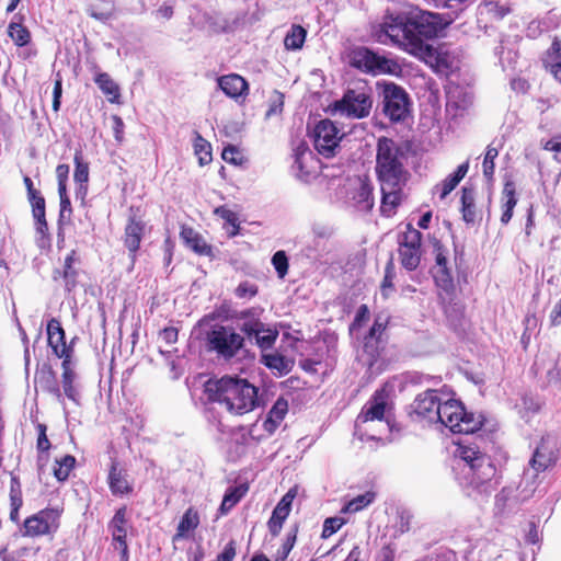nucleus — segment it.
Returning a JSON list of instances; mask_svg holds the SVG:
<instances>
[{
    "label": "nucleus",
    "mask_w": 561,
    "mask_h": 561,
    "mask_svg": "<svg viewBox=\"0 0 561 561\" xmlns=\"http://www.w3.org/2000/svg\"><path fill=\"white\" fill-rule=\"evenodd\" d=\"M542 59L554 61L561 60V37L554 36L550 47L546 50Z\"/></svg>",
    "instance_id": "obj_62"
},
{
    "label": "nucleus",
    "mask_w": 561,
    "mask_h": 561,
    "mask_svg": "<svg viewBox=\"0 0 561 561\" xmlns=\"http://www.w3.org/2000/svg\"><path fill=\"white\" fill-rule=\"evenodd\" d=\"M214 215L225 220L224 229L227 230L229 238H234L240 233V222L237 213L229 209L226 205H220L214 209Z\"/></svg>",
    "instance_id": "obj_35"
},
{
    "label": "nucleus",
    "mask_w": 561,
    "mask_h": 561,
    "mask_svg": "<svg viewBox=\"0 0 561 561\" xmlns=\"http://www.w3.org/2000/svg\"><path fill=\"white\" fill-rule=\"evenodd\" d=\"M401 70V66L397 60L377 54V60L375 62V70L373 75L386 73L398 76Z\"/></svg>",
    "instance_id": "obj_46"
},
{
    "label": "nucleus",
    "mask_w": 561,
    "mask_h": 561,
    "mask_svg": "<svg viewBox=\"0 0 561 561\" xmlns=\"http://www.w3.org/2000/svg\"><path fill=\"white\" fill-rule=\"evenodd\" d=\"M46 332L48 346L56 357L62 360L73 357L76 337L71 339L69 344L66 343V332L58 319L51 318L48 320Z\"/></svg>",
    "instance_id": "obj_15"
},
{
    "label": "nucleus",
    "mask_w": 561,
    "mask_h": 561,
    "mask_svg": "<svg viewBox=\"0 0 561 561\" xmlns=\"http://www.w3.org/2000/svg\"><path fill=\"white\" fill-rule=\"evenodd\" d=\"M249 485L242 483L236 486H230L225 492L222 502L219 507L221 515H226L232 507H234L248 493Z\"/></svg>",
    "instance_id": "obj_31"
},
{
    "label": "nucleus",
    "mask_w": 561,
    "mask_h": 561,
    "mask_svg": "<svg viewBox=\"0 0 561 561\" xmlns=\"http://www.w3.org/2000/svg\"><path fill=\"white\" fill-rule=\"evenodd\" d=\"M180 238L184 244L198 255L211 256L213 248L209 245L203 236L194 228L183 225L180 230Z\"/></svg>",
    "instance_id": "obj_23"
},
{
    "label": "nucleus",
    "mask_w": 561,
    "mask_h": 561,
    "mask_svg": "<svg viewBox=\"0 0 561 561\" xmlns=\"http://www.w3.org/2000/svg\"><path fill=\"white\" fill-rule=\"evenodd\" d=\"M446 23L437 13L428 11L390 12L375 27V35L381 43L387 39L401 50L424 61L436 71L451 68L447 51H439L428 42L439 36Z\"/></svg>",
    "instance_id": "obj_1"
},
{
    "label": "nucleus",
    "mask_w": 561,
    "mask_h": 561,
    "mask_svg": "<svg viewBox=\"0 0 561 561\" xmlns=\"http://www.w3.org/2000/svg\"><path fill=\"white\" fill-rule=\"evenodd\" d=\"M203 388L207 402L218 404L230 415L242 416L260 405L259 388L237 375L209 378Z\"/></svg>",
    "instance_id": "obj_4"
},
{
    "label": "nucleus",
    "mask_w": 561,
    "mask_h": 561,
    "mask_svg": "<svg viewBox=\"0 0 561 561\" xmlns=\"http://www.w3.org/2000/svg\"><path fill=\"white\" fill-rule=\"evenodd\" d=\"M221 158L230 164L241 165L244 162V157L241 150L234 145H228L221 152Z\"/></svg>",
    "instance_id": "obj_53"
},
{
    "label": "nucleus",
    "mask_w": 561,
    "mask_h": 561,
    "mask_svg": "<svg viewBox=\"0 0 561 561\" xmlns=\"http://www.w3.org/2000/svg\"><path fill=\"white\" fill-rule=\"evenodd\" d=\"M388 327V320L381 319V317H376L374 320L373 325L368 330L367 334L365 336L383 341L382 336L385 335V332Z\"/></svg>",
    "instance_id": "obj_57"
},
{
    "label": "nucleus",
    "mask_w": 561,
    "mask_h": 561,
    "mask_svg": "<svg viewBox=\"0 0 561 561\" xmlns=\"http://www.w3.org/2000/svg\"><path fill=\"white\" fill-rule=\"evenodd\" d=\"M102 93L107 98L111 103H118L121 91L118 84L111 78L107 72H99L94 78Z\"/></svg>",
    "instance_id": "obj_32"
},
{
    "label": "nucleus",
    "mask_w": 561,
    "mask_h": 561,
    "mask_svg": "<svg viewBox=\"0 0 561 561\" xmlns=\"http://www.w3.org/2000/svg\"><path fill=\"white\" fill-rule=\"evenodd\" d=\"M76 255V250H71L65 259L62 272H56L62 277L65 287L68 291H71L77 285L78 271L75 268V263L77 261Z\"/></svg>",
    "instance_id": "obj_36"
},
{
    "label": "nucleus",
    "mask_w": 561,
    "mask_h": 561,
    "mask_svg": "<svg viewBox=\"0 0 561 561\" xmlns=\"http://www.w3.org/2000/svg\"><path fill=\"white\" fill-rule=\"evenodd\" d=\"M243 322L240 325V330L248 336L252 337L265 331V324L256 316L255 309H247L240 312L239 316Z\"/></svg>",
    "instance_id": "obj_28"
},
{
    "label": "nucleus",
    "mask_w": 561,
    "mask_h": 561,
    "mask_svg": "<svg viewBox=\"0 0 561 561\" xmlns=\"http://www.w3.org/2000/svg\"><path fill=\"white\" fill-rule=\"evenodd\" d=\"M107 484L112 495L117 497L129 496L134 492L133 481L127 471L121 467L116 459H113L108 469Z\"/></svg>",
    "instance_id": "obj_20"
},
{
    "label": "nucleus",
    "mask_w": 561,
    "mask_h": 561,
    "mask_svg": "<svg viewBox=\"0 0 561 561\" xmlns=\"http://www.w3.org/2000/svg\"><path fill=\"white\" fill-rule=\"evenodd\" d=\"M353 199L359 209L370 211L374 207V186L368 179L362 180Z\"/></svg>",
    "instance_id": "obj_33"
},
{
    "label": "nucleus",
    "mask_w": 561,
    "mask_h": 561,
    "mask_svg": "<svg viewBox=\"0 0 561 561\" xmlns=\"http://www.w3.org/2000/svg\"><path fill=\"white\" fill-rule=\"evenodd\" d=\"M510 12V7L503 5L499 1H483L479 5V15L485 16L490 21H500Z\"/></svg>",
    "instance_id": "obj_37"
},
{
    "label": "nucleus",
    "mask_w": 561,
    "mask_h": 561,
    "mask_svg": "<svg viewBox=\"0 0 561 561\" xmlns=\"http://www.w3.org/2000/svg\"><path fill=\"white\" fill-rule=\"evenodd\" d=\"M72 358L61 362V385L65 396L75 403H78L79 392L75 387L76 373L71 367Z\"/></svg>",
    "instance_id": "obj_27"
},
{
    "label": "nucleus",
    "mask_w": 561,
    "mask_h": 561,
    "mask_svg": "<svg viewBox=\"0 0 561 561\" xmlns=\"http://www.w3.org/2000/svg\"><path fill=\"white\" fill-rule=\"evenodd\" d=\"M423 234L411 224H407L405 230L398 234V256L401 266L409 271H415L422 261Z\"/></svg>",
    "instance_id": "obj_9"
},
{
    "label": "nucleus",
    "mask_w": 561,
    "mask_h": 561,
    "mask_svg": "<svg viewBox=\"0 0 561 561\" xmlns=\"http://www.w3.org/2000/svg\"><path fill=\"white\" fill-rule=\"evenodd\" d=\"M296 495V489H289L274 507L272 515L266 524L268 533L273 538L279 536L284 523L290 514L291 505Z\"/></svg>",
    "instance_id": "obj_18"
},
{
    "label": "nucleus",
    "mask_w": 561,
    "mask_h": 561,
    "mask_svg": "<svg viewBox=\"0 0 561 561\" xmlns=\"http://www.w3.org/2000/svg\"><path fill=\"white\" fill-rule=\"evenodd\" d=\"M234 293L238 298H252L257 295L259 287L255 284L245 280L238 285Z\"/></svg>",
    "instance_id": "obj_61"
},
{
    "label": "nucleus",
    "mask_w": 561,
    "mask_h": 561,
    "mask_svg": "<svg viewBox=\"0 0 561 561\" xmlns=\"http://www.w3.org/2000/svg\"><path fill=\"white\" fill-rule=\"evenodd\" d=\"M438 299L448 327L456 333H465L467 323L466 306L457 297L456 286L451 291L438 289Z\"/></svg>",
    "instance_id": "obj_13"
},
{
    "label": "nucleus",
    "mask_w": 561,
    "mask_h": 561,
    "mask_svg": "<svg viewBox=\"0 0 561 561\" xmlns=\"http://www.w3.org/2000/svg\"><path fill=\"white\" fill-rule=\"evenodd\" d=\"M314 149L324 158H332L342 139L336 125L329 118L321 119L316 124L312 133Z\"/></svg>",
    "instance_id": "obj_12"
},
{
    "label": "nucleus",
    "mask_w": 561,
    "mask_h": 561,
    "mask_svg": "<svg viewBox=\"0 0 561 561\" xmlns=\"http://www.w3.org/2000/svg\"><path fill=\"white\" fill-rule=\"evenodd\" d=\"M557 460L558 450L556 444L549 438L542 437L529 460V465L537 473H540L554 467Z\"/></svg>",
    "instance_id": "obj_19"
},
{
    "label": "nucleus",
    "mask_w": 561,
    "mask_h": 561,
    "mask_svg": "<svg viewBox=\"0 0 561 561\" xmlns=\"http://www.w3.org/2000/svg\"><path fill=\"white\" fill-rule=\"evenodd\" d=\"M288 401L284 397H279L270 411L267 412L273 417L277 419L278 421L283 422L285 416L288 413Z\"/></svg>",
    "instance_id": "obj_58"
},
{
    "label": "nucleus",
    "mask_w": 561,
    "mask_h": 561,
    "mask_svg": "<svg viewBox=\"0 0 561 561\" xmlns=\"http://www.w3.org/2000/svg\"><path fill=\"white\" fill-rule=\"evenodd\" d=\"M8 35L18 47H24L31 43V32L21 22H11L8 26Z\"/></svg>",
    "instance_id": "obj_42"
},
{
    "label": "nucleus",
    "mask_w": 561,
    "mask_h": 561,
    "mask_svg": "<svg viewBox=\"0 0 561 561\" xmlns=\"http://www.w3.org/2000/svg\"><path fill=\"white\" fill-rule=\"evenodd\" d=\"M62 510L45 507L25 518L22 528V536L37 538L54 536L60 527Z\"/></svg>",
    "instance_id": "obj_10"
},
{
    "label": "nucleus",
    "mask_w": 561,
    "mask_h": 561,
    "mask_svg": "<svg viewBox=\"0 0 561 561\" xmlns=\"http://www.w3.org/2000/svg\"><path fill=\"white\" fill-rule=\"evenodd\" d=\"M128 528H131L128 520V508L126 505L118 507L107 523V531L112 538V547L119 551L121 561L129 560Z\"/></svg>",
    "instance_id": "obj_14"
},
{
    "label": "nucleus",
    "mask_w": 561,
    "mask_h": 561,
    "mask_svg": "<svg viewBox=\"0 0 561 561\" xmlns=\"http://www.w3.org/2000/svg\"><path fill=\"white\" fill-rule=\"evenodd\" d=\"M346 520L342 517H328L323 522L321 538L328 539L335 533H337L344 525Z\"/></svg>",
    "instance_id": "obj_51"
},
{
    "label": "nucleus",
    "mask_w": 561,
    "mask_h": 561,
    "mask_svg": "<svg viewBox=\"0 0 561 561\" xmlns=\"http://www.w3.org/2000/svg\"><path fill=\"white\" fill-rule=\"evenodd\" d=\"M23 183L25 185L27 201L31 206L45 202V197L43 196L39 190L35 188L33 181L30 176L25 175L23 178Z\"/></svg>",
    "instance_id": "obj_55"
},
{
    "label": "nucleus",
    "mask_w": 561,
    "mask_h": 561,
    "mask_svg": "<svg viewBox=\"0 0 561 561\" xmlns=\"http://www.w3.org/2000/svg\"><path fill=\"white\" fill-rule=\"evenodd\" d=\"M221 91L229 98L238 100L249 94L248 81L238 73H229L218 78L217 80Z\"/></svg>",
    "instance_id": "obj_21"
},
{
    "label": "nucleus",
    "mask_w": 561,
    "mask_h": 561,
    "mask_svg": "<svg viewBox=\"0 0 561 561\" xmlns=\"http://www.w3.org/2000/svg\"><path fill=\"white\" fill-rule=\"evenodd\" d=\"M543 149L554 152V159L561 162V134L549 139L545 144Z\"/></svg>",
    "instance_id": "obj_64"
},
{
    "label": "nucleus",
    "mask_w": 561,
    "mask_h": 561,
    "mask_svg": "<svg viewBox=\"0 0 561 561\" xmlns=\"http://www.w3.org/2000/svg\"><path fill=\"white\" fill-rule=\"evenodd\" d=\"M307 36V31L299 24L291 25L284 38V46L287 50L301 49Z\"/></svg>",
    "instance_id": "obj_39"
},
{
    "label": "nucleus",
    "mask_w": 561,
    "mask_h": 561,
    "mask_svg": "<svg viewBox=\"0 0 561 561\" xmlns=\"http://www.w3.org/2000/svg\"><path fill=\"white\" fill-rule=\"evenodd\" d=\"M272 264H273V266L277 273V276L279 278H284L287 275L289 264H288V257H287L285 251L279 250V251L275 252L274 255L272 256Z\"/></svg>",
    "instance_id": "obj_52"
},
{
    "label": "nucleus",
    "mask_w": 561,
    "mask_h": 561,
    "mask_svg": "<svg viewBox=\"0 0 561 561\" xmlns=\"http://www.w3.org/2000/svg\"><path fill=\"white\" fill-rule=\"evenodd\" d=\"M542 66L547 72H549L553 79L561 84V60L554 61L542 59Z\"/></svg>",
    "instance_id": "obj_63"
},
{
    "label": "nucleus",
    "mask_w": 561,
    "mask_h": 561,
    "mask_svg": "<svg viewBox=\"0 0 561 561\" xmlns=\"http://www.w3.org/2000/svg\"><path fill=\"white\" fill-rule=\"evenodd\" d=\"M262 363L270 369H276L280 374L290 371V362L282 354L274 352L262 355Z\"/></svg>",
    "instance_id": "obj_43"
},
{
    "label": "nucleus",
    "mask_w": 561,
    "mask_h": 561,
    "mask_svg": "<svg viewBox=\"0 0 561 561\" xmlns=\"http://www.w3.org/2000/svg\"><path fill=\"white\" fill-rule=\"evenodd\" d=\"M376 492L375 491H367L364 494H359L348 502L345 503V505L342 507L341 512L344 514H354L357 513L367 506H369L374 501L376 500Z\"/></svg>",
    "instance_id": "obj_38"
},
{
    "label": "nucleus",
    "mask_w": 561,
    "mask_h": 561,
    "mask_svg": "<svg viewBox=\"0 0 561 561\" xmlns=\"http://www.w3.org/2000/svg\"><path fill=\"white\" fill-rule=\"evenodd\" d=\"M516 185L513 180L505 181L501 194V224L507 225L512 217L515 206L517 205Z\"/></svg>",
    "instance_id": "obj_24"
},
{
    "label": "nucleus",
    "mask_w": 561,
    "mask_h": 561,
    "mask_svg": "<svg viewBox=\"0 0 561 561\" xmlns=\"http://www.w3.org/2000/svg\"><path fill=\"white\" fill-rule=\"evenodd\" d=\"M370 312L367 305L363 304L358 307L355 318L350 325V331L359 330L369 319Z\"/></svg>",
    "instance_id": "obj_59"
},
{
    "label": "nucleus",
    "mask_w": 561,
    "mask_h": 561,
    "mask_svg": "<svg viewBox=\"0 0 561 561\" xmlns=\"http://www.w3.org/2000/svg\"><path fill=\"white\" fill-rule=\"evenodd\" d=\"M340 103L347 115L355 118L367 117L373 106L370 95L357 90H347Z\"/></svg>",
    "instance_id": "obj_17"
},
{
    "label": "nucleus",
    "mask_w": 561,
    "mask_h": 561,
    "mask_svg": "<svg viewBox=\"0 0 561 561\" xmlns=\"http://www.w3.org/2000/svg\"><path fill=\"white\" fill-rule=\"evenodd\" d=\"M497 156H499V149L496 147H493L492 145H489L486 147V151H485L484 159L482 162V171H483V175L490 181L493 179V175H494V171H495L494 160L497 158Z\"/></svg>",
    "instance_id": "obj_48"
},
{
    "label": "nucleus",
    "mask_w": 561,
    "mask_h": 561,
    "mask_svg": "<svg viewBox=\"0 0 561 561\" xmlns=\"http://www.w3.org/2000/svg\"><path fill=\"white\" fill-rule=\"evenodd\" d=\"M405 162L407 154L397 141L386 136L377 139L375 173L380 185L383 216L394 215L403 202V190L411 178Z\"/></svg>",
    "instance_id": "obj_2"
},
{
    "label": "nucleus",
    "mask_w": 561,
    "mask_h": 561,
    "mask_svg": "<svg viewBox=\"0 0 561 561\" xmlns=\"http://www.w3.org/2000/svg\"><path fill=\"white\" fill-rule=\"evenodd\" d=\"M76 466V458L72 455H66L60 459L55 460L54 465V477L59 481L64 482L69 478L70 472Z\"/></svg>",
    "instance_id": "obj_44"
},
{
    "label": "nucleus",
    "mask_w": 561,
    "mask_h": 561,
    "mask_svg": "<svg viewBox=\"0 0 561 561\" xmlns=\"http://www.w3.org/2000/svg\"><path fill=\"white\" fill-rule=\"evenodd\" d=\"M293 151H294L293 156H294L295 164H296L297 169L300 172H304L305 167H304L302 160L306 154H311L308 144L305 140H299L297 142V145L294 147Z\"/></svg>",
    "instance_id": "obj_56"
},
{
    "label": "nucleus",
    "mask_w": 561,
    "mask_h": 561,
    "mask_svg": "<svg viewBox=\"0 0 561 561\" xmlns=\"http://www.w3.org/2000/svg\"><path fill=\"white\" fill-rule=\"evenodd\" d=\"M383 350V341L364 336L360 360L370 370L380 359Z\"/></svg>",
    "instance_id": "obj_26"
},
{
    "label": "nucleus",
    "mask_w": 561,
    "mask_h": 561,
    "mask_svg": "<svg viewBox=\"0 0 561 561\" xmlns=\"http://www.w3.org/2000/svg\"><path fill=\"white\" fill-rule=\"evenodd\" d=\"M36 430H37V442H36L37 451L38 453H47L51 447V444L46 434L47 426L43 423H38L36 425Z\"/></svg>",
    "instance_id": "obj_60"
},
{
    "label": "nucleus",
    "mask_w": 561,
    "mask_h": 561,
    "mask_svg": "<svg viewBox=\"0 0 561 561\" xmlns=\"http://www.w3.org/2000/svg\"><path fill=\"white\" fill-rule=\"evenodd\" d=\"M255 341L261 350L271 348L278 337V331L273 329H266L262 333H257Z\"/></svg>",
    "instance_id": "obj_54"
},
{
    "label": "nucleus",
    "mask_w": 561,
    "mask_h": 561,
    "mask_svg": "<svg viewBox=\"0 0 561 561\" xmlns=\"http://www.w3.org/2000/svg\"><path fill=\"white\" fill-rule=\"evenodd\" d=\"M476 188L473 186H463L460 195V214L467 225H474L481 219V211L476 204Z\"/></svg>",
    "instance_id": "obj_22"
},
{
    "label": "nucleus",
    "mask_w": 561,
    "mask_h": 561,
    "mask_svg": "<svg viewBox=\"0 0 561 561\" xmlns=\"http://www.w3.org/2000/svg\"><path fill=\"white\" fill-rule=\"evenodd\" d=\"M244 346V337L236 332L233 327L215 324L206 332V347L218 358L230 360Z\"/></svg>",
    "instance_id": "obj_7"
},
{
    "label": "nucleus",
    "mask_w": 561,
    "mask_h": 561,
    "mask_svg": "<svg viewBox=\"0 0 561 561\" xmlns=\"http://www.w3.org/2000/svg\"><path fill=\"white\" fill-rule=\"evenodd\" d=\"M388 405V393L385 389H377L369 400L363 405L357 415V423H368L374 421H383Z\"/></svg>",
    "instance_id": "obj_16"
},
{
    "label": "nucleus",
    "mask_w": 561,
    "mask_h": 561,
    "mask_svg": "<svg viewBox=\"0 0 561 561\" xmlns=\"http://www.w3.org/2000/svg\"><path fill=\"white\" fill-rule=\"evenodd\" d=\"M285 104V95L278 90H274L268 103V108L265 113V117L270 118L272 116H277L283 113Z\"/></svg>",
    "instance_id": "obj_50"
},
{
    "label": "nucleus",
    "mask_w": 561,
    "mask_h": 561,
    "mask_svg": "<svg viewBox=\"0 0 561 561\" xmlns=\"http://www.w3.org/2000/svg\"><path fill=\"white\" fill-rule=\"evenodd\" d=\"M382 113L392 123H403L412 112V101L404 88L394 82H378Z\"/></svg>",
    "instance_id": "obj_6"
},
{
    "label": "nucleus",
    "mask_w": 561,
    "mask_h": 561,
    "mask_svg": "<svg viewBox=\"0 0 561 561\" xmlns=\"http://www.w3.org/2000/svg\"><path fill=\"white\" fill-rule=\"evenodd\" d=\"M299 525L295 524L287 531L285 539L283 540L282 546L277 549L274 554V561H286L290 551L293 550L298 536Z\"/></svg>",
    "instance_id": "obj_41"
},
{
    "label": "nucleus",
    "mask_w": 561,
    "mask_h": 561,
    "mask_svg": "<svg viewBox=\"0 0 561 561\" xmlns=\"http://www.w3.org/2000/svg\"><path fill=\"white\" fill-rule=\"evenodd\" d=\"M430 241L435 262L431 270L434 283L437 289L451 291L456 285L453 276L451 263L449 261V250L436 237H432Z\"/></svg>",
    "instance_id": "obj_11"
},
{
    "label": "nucleus",
    "mask_w": 561,
    "mask_h": 561,
    "mask_svg": "<svg viewBox=\"0 0 561 561\" xmlns=\"http://www.w3.org/2000/svg\"><path fill=\"white\" fill-rule=\"evenodd\" d=\"M31 208L35 221L36 232L42 237H46L48 234V222L46 220V202L33 205Z\"/></svg>",
    "instance_id": "obj_45"
},
{
    "label": "nucleus",
    "mask_w": 561,
    "mask_h": 561,
    "mask_svg": "<svg viewBox=\"0 0 561 561\" xmlns=\"http://www.w3.org/2000/svg\"><path fill=\"white\" fill-rule=\"evenodd\" d=\"M75 174L73 179L77 183L84 184L89 181V164L82 160V152L76 151L75 153Z\"/></svg>",
    "instance_id": "obj_49"
},
{
    "label": "nucleus",
    "mask_w": 561,
    "mask_h": 561,
    "mask_svg": "<svg viewBox=\"0 0 561 561\" xmlns=\"http://www.w3.org/2000/svg\"><path fill=\"white\" fill-rule=\"evenodd\" d=\"M455 456L469 468L468 476L474 488L490 483L497 476V468L493 459L477 444L459 440L456 443Z\"/></svg>",
    "instance_id": "obj_5"
},
{
    "label": "nucleus",
    "mask_w": 561,
    "mask_h": 561,
    "mask_svg": "<svg viewBox=\"0 0 561 561\" xmlns=\"http://www.w3.org/2000/svg\"><path fill=\"white\" fill-rule=\"evenodd\" d=\"M376 60L377 54L375 51L366 47H359L352 51L350 64L363 72L373 75Z\"/></svg>",
    "instance_id": "obj_25"
},
{
    "label": "nucleus",
    "mask_w": 561,
    "mask_h": 561,
    "mask_svg": "<svg viewBox=\"0 0 561 561\" xmlns=\"http://www.w3.org/2000/svg\"><path fill=\"white\" fill-rule=\"evenodd\" d=\"M410 416L413 420L440 422L455 434H473L482 428L485 417L467 411L458 400H447L442 403L438 391L427 389L419 393L410 405Z\"/></svg>",
    "instance_id": "obj_3"
},
{
    "label": "nucleus",
    "mask_w": 561,
    "mask_h": 561,
    "mask_svg": "<svg viewBox=\"0 0 561 561\" xmlns=\"http://www.w3.org/2000/svg\"><path fill=\"white\" fill-rule=\"evenodd\" d=\"M194 153L201 167L207 165L213 161L211 145L199 133L195 135Z\"/></svg>",
    "instance_id": "obj_40"
},
{
    "label": "nucleus",
    "mask_w": 561,
    "mask_h": 561,
    "mask_svg": "<svg viewBox=\"0 0 561 561\" xmlns=\"http://www.w3.org/2000/svg\"><path fill=\"white\" fill-rule=\"evenodd\" d=\"M282 424L280 421L273 417L267 413L265 420L262 423L263 434L255 435V428L257 426V421L252 423L248 428V438L256 444L267 439L268 437L273 436L279 425Z\"/></svg>",
    "instance_id": "obj_30"
},
{
    "label": "nucleus",
    "mask_w": 561,
    "mask_h": 561,
    "mask_svg": "<svg viewBox=\"0 0 561 561\" xmlns=\"http://www.w3.org/2000/svg\"><path fill=\"white\" fill-rule=\"evenodd\" d=\"M36 379L45 391L53 394L58 401L61 400L62 394L56 380V373L51 366L45 365L36 375Z\"/></svg>",
    "instance_id": "obj_34"
},
{
    "label": "nucleus",
    "mask_w": 561,
    "mask_h": 561,
    "mask_svg": "<svg viewBox=\"0 0 561 561\" xmlns=\"http://www.w3.org/2000/svg\"><path fill=\"white\" fill-rule=\"evenodd\" d=\"M150 232L151 227L145 220L140 207L130 206L128 208L121 241L127 250V255L133 266L137 261L142 241Z\"/></svg>",
    "instance_id": "obj_8"
},
{
    "label": "nucleus",
    "mask_w": 561,
    "mask_h": 561,
    "mask_svg": "<svg viewBox=\"0 0 561 561\" xmlns=\"http://www.w3.org/2000/svg\"><path fill=\"white\" fill-rule=\"evenodd\" d=\"M199 525V514L194 507H188L183 514L173 536V541L186 538L188 533L194 531Z\"/></svg>",
    "instance_id": "obj_29"
},
{
    "label": "nucleus",
    "mask_w": 561,
    "mask_h": 561,
    "mask_svg": "<svg viewBox=\"0 0 561 561\" xmlns=\"http://www.w3.org/2000/svg\"><path fill=\"white\" fill-rule=\"evenodd\" d=\"M396 278V267L391 257L385 266V275L380 285V291L383 298H388L394 291L393 280Z\"/></svg>",
    "instance_id": "obj_47"
}]
</instances>
